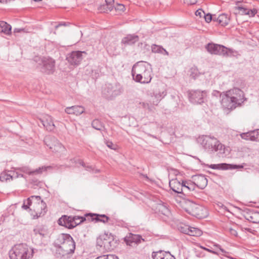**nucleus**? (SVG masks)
<instances>
[{"label": "nucleus", "instance_id": "1", "mask_svg": "<svg viewBox=\"0 0 259 259\" xmlns=\"http://www.w3.org/2000/svg\"><path fill=\"white\" fill-rule=\"evenodd\" d=\"M198 143L204 150L210 154L218 152L219 157L226 156V148L215 137L211 135H201L197 138Z\"/></svg>", "mask_w": 259, "mask_h": 259}, {"label": "nucleus", "instance_id": "2", "mask_svg": "<svg viewBox=\"0 0 259 259\" xmlns=\"http://www.w3.org/2000/svg\"><path fill=\"white\" fill-rule=\"evenodd\" d=\"M133 79L138 82L148 83L152 79V70L150 65L144 62H138L132 70Z\"/></svg>", "mask_w": 259, "mask_h": 259}, {"label": "nucleus", "instance_id": "3", "mask_svg": "<svg viewBox=\"0 0 259 259\" xmlns=\"http://www.w3.org/2000/svg\"><path fill=\"white\" fill-rule=\"evenodd\" d=\"M56 247V252L60 256H65L74 253L75 249V242L68 234L62 233L58 236L54 242Z\"/></svg>", "mask_w": 259, "mask_h": 259}, {"label": "nucleus", "instance_id": "4", "mask_svg": "<svg viewBox=\"0 0 259 259\" xmlns=\"http://www.w3.org/2000/svg\"><path fill=\"white\" fill-rule=\"evenodd\" d=\"M205 48L211 55L222 56L226 57H234L238 55L237 51L228 48L221 45H218L214 43H208Z\"/></svg>", "mask_w": 259, "mask_h": 259}, {"label": "nucleus", "instance_id": "5", "mask_svg": "<svg viewBox=\"0 0 259 259\" xmlns=\"http://www.w3.org/2000/svg\"><path fill=\"white\" fill-rule=\"evenodd\" d=\"M33 250L30 251L26 244L15 245L10 251V259H29L32 256Z\"/></svg>", "mask_w": 259, "mask_h": 259}, {"label": "nucleus", "instance_id": "6", "mask_svg": "<svg viewBox=\"0 0 259 259\" xmlns=\"http://www.w3.org/2000/svg\"><path fill=\"white\" fill-rule=\"evenodd\" d=\"M116 241L111 233H104L97 239V246L102 251H111L115 248Z\"/></svg>", "mask_w": 259, "mask_h": 259}, {"label": "nucleus", "instance_id": "7", "mask_svg": "<svg viewBox=\"0 0 259 259\" xmlns=\"http://www.w3.org/2000/svg\"><path fill=\"white\" fill-rule=\"evenodd\" d=\"M184 208L188 213L199 219L207 216V211L204 207L191 201H186Z\"/></svg>", "mask_w": 259, "mask_h": 259}, {"label": "nucleus", "instance_id": "8", "mask_svg": "<svg viewBox=\"0 0 259 259\" xmlns=\"http://www.w3.org/2000/svg\"><path fill=\"white\" fill-rule=\"evenodd\" d=\"M39 62L37 67L40 71L47 74H52L55 71V61L49 57H43L39 58Z\"/></svg>", "mask_w": 259, "mask_h": 259}, {"label": "nucleus", "instance_id": "9", "mask_svg": "<svg viewBox=\"0 0 259 259\" xmlns=\"http://www.w3.org/2000/svg\"><path fill=\"white\" fill-rule=\"evenodd\" d=\"M122 91L121 85L116 82L114 84H106L103 91V93L107 98L112 99L120 95Z\"/></svg>", "mask_w": 259, "mask_h": 259}, {"label": "nucleus", "instance_id": "10", "mask_svg": "<svg viewBox=\"0 0 259 259\" xmlns=\"http://www.w3.org/2000/svg\"><path fill=\"white\" fill-rule=\"evenodd\" d=\"M206 91L191 90L189 92L190 101L193 104H201L204 102V98L206 96Z\"/></svg>", "mask_w": 259, "mask_h": 259}, {"label": "nucleus", "instance_id": "11", "mask_svg": "<svg viewBox=\"0 0 259 259\" xmlns=\"http://www.w3.org/2000/svg\"><path fill=\"white\" fill-rule=\"evenodd\" d=\"M221 103L224 109L228 110L234 109L238 105L236 102L231 99V96L227 92H223L220 94Z\"/></svg>", "mask_w": 259, "mask_h": 259}, {"label": "nucleus", "instance_id": "12", "mask_svg": "<svg viewBox=\"0 0 259 259\" xmlns=\"http://www.w3.org/2000/svg\"><path fill=\"white\" fill-rule=\"evenodd\" d=\"M124 241L127 245L132 247H135L142 242L145 241V239L140 235L134 234L131 233L127 234L124 238Z\"/></svg>", "mask_w": 259, "mask_h": 259}, {"label": "nucleus", "instance_id": "13", "mask_svg": "<svg viewBox=\"0 0 259 259\" xmlns=\"http://www.w3.org/2000/svg\"><path fill=\"white\" fill-rule=\"evenodd\" d=\"M231 96V99L234 100L238 105H241L245 100L243 92L239 88H234L227 91Z\"/></svg>", "mask_w": 259, "mask_h": 259}, {"label": "nucleus", "instance_id": "14", "mask_svg": "<svg viewBox=\"0 0 259 259\" xmlns=\"http://www.w3.org/2000/svg\"><path fill=\"white\" fill-rule=\"evenodd\" d=\"M82 54H87L85 51H73L68 54L66 59L71 64L77 65L82 60Z\"/></svg>", "mask_w": 259, "mask_h": 259}, {"label": "nucleus", "instance_id": "15", "mask_svg": "<svg viewBox=\"0 0 259 259\" xmlns=\"http://www.w3.org/2000/svg\"><path fill=\"white\" fill-rule=\"evenodd\" d=\"M243 215L246 220L252 223H259V212L253 209H246L244 211Z\"/></svg>", "mask_w": 259, "mask_h": 259}, {"label": "nucleus", "instance_id": "16", "mask_svg": "<svg viewBox=\"0 0 259 259\" xmlns=\"http://www.w3.org/2000/svg\"><path fill=\"white\" fill-rule=\"evenodd\" d=\"M86 217H90L88 218L89 221H94L96 222H102L104 223H107L110 219L105 214H99L97 213H87L85 214Z\"/></svg>", "mask_w": 259, "mask_h": 259}, {"label": "nucleus", "instance_id": "17", "mask_svg": "<svg viewBox=\"0 0 259 259\" xmlns=\"http://www.w3.org/2000/svg\"><path fill=\"white\" fill-rule=\"evenodd\" d=\"M73 216L72 215L68 216L64 215L58 220V223L60 226L71 229L74 228L73 223Z\"/></svg>", "mask_w": 259, "mask_h": 259}, {"label": "nucleus", "instance_id": "18", "mask_svg": "<svg viewBox=\"0 0 259 259\" xmlns=\"http://www.w3.org/2000/svg\"><path fill=\"white\" fill-rule=\"evenodd\" d=\"M51 140L54 141V143L53 147H51V150L53 152H62L65 150V148L64 146L55 137L52 136H48L47 142H49Z\"/></svg>", "mask_w": 259, "mask_h": 259}, {"label": "nucleus", "instance_id": "19", "mask_svg": "<svg viewBox=\"0 0 259 259\" xmlns=\"http://www.w3.org/2000/svg\"><path fill=\"white\" fill-rule=\"evenodd\" d=\"M40 122L48 131L51 132L55 128L52 117L49 115H46L40 119Z\"/></svg>", "mask_w": 259, "mask_h": 259}, {"label": "nucleus", "instance_id": "20", "mask_svg": "<svg viewBox=\"0 0 259 259\" xmlns=\"http://www.w3.org/2000/svg\"><path fill=\"white\" fill-rule=\"evenodd\" d=\"M183 194L185 196L193 195L191 193L194 191L195 185L194 182L190 181H183Z\"/></svg>", "mask_w": 259, "mask_h": 259}, {"label": "nucleus", "instance_id": "21", "mask_svg": "<svg viewBox=\"0 0 259 259\" xmlns=\"http://www.w3.org/2000/svg\"><path fill=\"white\" fill-rule=\"evenodd\" d=\"M152 258L153 259H176L175 256L171 255L169 251L167 252L161 250L153 251L152 253Z\"/></svg>", "mask_w": 259, "mask_h": 259}, {"label": "nucleus", "instance_id": "22", "mask_svg": "<svg viewBox=\"0 0 259 259\" xmlns=\"http://www.w3.org/2000/svg\"><path fill=\"white\" fill-rule=\"evenodd\" d=\"M139 37L138 35L136 34H128L124 37L121 41L122 45L124 47L127 46H132L134 45L136 42L138 41Z\"/></svg>", "mask_w": 259, "mask_h": 259}, {"label": "nucleus", "instance_id": "23", "mask_svg": "<svg viewBox=\"0 0 259 259\" xmlns=\"http://www.w3.org/2000/svg\"><path fill=\"white\" fill-rule=\"evenodd\" d=\"M193 180L195 185L201 189L205 188L207 185V179L202 175L195 176Z\"/></svg>", "mask_w": 259, "mask_h": 259}, {"label": "nucleus", "instance_id": "24", "mask_svg": "<svg viewBox=\"0 0 259 259\" xmlns=\"http://www.w3.org/2000/svg\"><path fill=\"white\" fill-rule=\"evenodd\" d=\"M169 185L174 192L183 194V182L181 183L177 179H172L169 181Z\"/></svg>", "mask_w": 259, "mask_h": 259}, {"label": "nucleus", "instance_id": "25", "mask_svg": "<svg viewBox=\"0 0 259 259\" xmlns=\"http://www.w3.org/2000/svg\"><path fill=\"white\" fill-rule=\"evenodd\" d=\"M84 108L81 106H72L66 107L65 111L68 114H74L79 115L84 112Z\"/></svg>", "mask_w": 259, "mask_h": 259}, {"label": "nucleus", "instance_id": "26", "mask_svg": "<svg viewBox=\"0 0 259 259\" xmlns=\"http://www.w3.org/2000/svg\"><path fill=\"white\" fill-rule=\"evenodd\" d=\"M33 232L35 236H39L41 238L45 237L48 234L47 227L42 225L35 226Z\"/></svg>", "mask_w": 259, "mask_h": 259}, {"label": "nucleus", "instance_id": "27", "mask_svg": "<svg viewBox=\"0 0 259 259\" xmlns=\"http://www.w3.org/2000/svg\"><path fill=\"white\" fill-rule=\"evenodd\" d=\"M166 93L162 91V92L154 91L153 95H151V102L154 105H157L159 101L166 96Z\"/></svg>", "mask_w": 259, "mask_h": 259}, {"label": "nucleus", "instance_id": "28", "mask_svg": "<svg viewBox=\"0 0 259 259\" xmlns=\"http://www.w3.org/2000/svg\"><path fill=\"white\" fill-rule=\"evenodd\" d=\"M230 16L225 13L220 14L217 18V22L221 26H225L227 25L230 22Z\"/></svg>", "mask_w": 259, "mask_h": 259}, {"label": "nucleus", "instance_id": "29", "mask_svg": "<svg viewBox=\"0 0 259 259\" xmlns=\"http://www.w3.org/2000/svg\"><path fill=\"white\" fill-rule=\"evenodd\" d=\"M11 26L5 21H0V32L9 35L11 33Z\"/></svg>", "mask_w": 259, "mask_h": 259}, {"label": "nucleus", "instance_id": "30", "mask_svg": "<svg viewBox=\"0 0 259 259\" xmlns=\"http://www.w3.org/2000/svg\"><path fill=\"white\" fill-rule=\"evenodd\" d=\"M218 169L226 170L238 168H242L243 166L240 165L231 164L225 163L218 164Z\"/></svg>", "mask_w": 259, "mask_h": 259}, {"label": "nucleus", "instance_id": "31", "mask_svg": "<svg viewBox=\"0 0 259 259\" xmlns=\"http://www.w3.org/2000/svg\"><path fill=\"white\" fill-rule=\"evenodd\" d=\"M88 218H90V217H86L85 215L83 217H80L78 215L73 216V220H73V223L74 226V227L81 224L84 221L88 220Z\"/></svg>", "mask_w": 259, "mask_h": 259}, {"label": "nucleus", "instance_id": "32", "mask_svg": "<svg viewBox=\"0 0 259 259\" xmlns=\"http://www.w3.org/2000/svg\"><path fill=\"white\" fill-rule=\"evenodd\" d=\"M156 209L159 213L164 215H167L169 212V210L168 208L163 204H158L156 207Z\"/></svg>", "mask_w": 259, "mask_h": 259}, {"label": "nucleus", "instance_id": "33", "mask_svg": "<svg viewBox=\"0 0 259 259\" xmlns=\"http://www.w3.org/2000/svg\"><path fill=\"white\" fill-rule=\"evenodd\" d=\"M201 234H202V231L200 229H199L197 228L192 227L190 226L189 231V234H188L189 235L197 237V236H201Z\"/></svg>", "mask_w": 259, "mask_h": 259}, {"label": "nucleus", "instance_id": "34", "mask_svg": "<svg viewBox=\"0 0 259 259\" xmlns=\"http://www.w3.org/2000/svg\"><path fill=\"white\" fill-rule=\"evenodd\" d=\"M92 127L98 131H102L104 127L103 124L98 119H94L92 122Z\"/></svg>", "mask_w": 259, "mask_h": 259}, {"label": "nucleus", "instance_id": "35", "mask_svg": "<svg viewBox=\"0 0 259 259\" xmlns=\"http://www.w3.org/2000/svg\"><path fill=\"white\" fill-rule=\"evenodd\" d=\"M52 168V166H42L41 167H39L38 168L34 170H32V175H37L41 174L43 171H46L48 169H50Z\"/></svg>", "mask_w": 259, "mask_h": 259}, {"label": "nucleus", "instance_id": "36", "mask_svg": "<svg viewBox=\"0 0 259 259\" xmlns=\"http://www.w3.org/2000/svg\"><path fill=\"white\" fill-rule=\"evenodd\" d=\"M12 180L11 174H8L6 171L1 173L0 176V180L2 182H7L8 180Z\"/></svg>", "mask_w": 259, "mask_h": 259}, {"label": "nucleus", "instance_id": "37", "mask_svg": "<svg viewBox=\"0 0 259 259\" xmlns=\"http://www.w3.org/2000/svg\"><path fill=\"white\" fill-rule=\"evenodd\" d=\"M113 9L112 8H109L106 4L100 5L98 7V10L101 13H108L109 12H111Z\"/></svg>", "mask_w": 259, "mask_h": 259}, {"label": "nucleus", "instance_id": "38", "mask_svg": "<svg viewBox=\"0 0 259 259\" xmlns=\"http://www.w3.org/2000/svg\"><path fill=\"white\" fill-rule=\"evenodd\" d=\"M151 50L153 53H162V50L163 48L162 46H157L156 45L153 44L151 46Z\"/></svg>", "mask_w": 259, "mask_h": 259}, {"label": "nucleus", "instance_id": "39", "mask_svg": "<svg viewBox=\"0 0 259 259\" xmlns=\"http://www.w3.org/2000/svg\"><path fill=\"white\" fill-rule=\"evenodd\" d=\"M250 132L251 141H254L259 140V129L251 131Z\"/></svg>", "mask_w": 259, "mask_h": 259}, {"label": "nucleus", "instance_id": "40", "mask_svg": "<svg viewBox=\"0 0 259 259\" xmlns=\"http://www.w3.org/2000/svg\"><path fill=\"white\" fill-rule=\"evenodd\" d=\"M189 228V226L183 225L179 227V229L181 232L188 235Z\"/></svg>", "mask_w": 259, "mask_h": 259}, {"label": "nucleus", "instance_id": "41", "mask_svg": "<svg viewBox=\"0 0 259 259\" xmlns=\"http://www.w3.org/2000/svg\"><path fill=\"white\" fill-rule=\"evenodd\" d=\"M95 259H119L117 256L112 255H103L96 257Z\"/></svg>", "mask_w": 259, "mask_h": 259}, {"label": "nucleus", "instance_id": "42", "mask_svg": "<svg viewBox=\"0 0 259 259\" xmlns=\"http://www.w3.org/2000/svg\"><path fill=\"white\" fill-rule=\"evenodd\" d=\"M17 169L19 170L21 172H23L24 173L27 174L29 175H32V170H31L27 166H24V167L18 168H17Z\"/></svg>", "mask_w": 259, "mask_h": 259}, {"label": "nucleus", "instance_id": "43", "mask_svg": "<svg viewBox=\"0 0 259 259\" xmlns=\"http://www.w3.org/2000/svg\"><path fill=\"white\" fill-rule=\"evenodd\" d=\"M114 8L116 11L124 12L125 10L124 5L121 4L117 3Z\"/></svg>", "mask_w": 259, "mask_h": 259}, {"label": "nucleus", "instance_id": "44", "mask_svg": "<svg viewBox=\"0 0 259 259\" xmlns=\"http://www.w3.org/2000/svg\"><path fill=\"white\" fill-rule=\"evenodd\" d=\"M40 205H41V212H38V213H39V217L41 216V215H44L45 213L46 212V207H47V205H46V203L43 201V200H41V203H40Z\"/></svg>", "mask_w": 259, "mask_h": 259}, {"label": "nucleus", "instance_id": "45", "mask_svg": "<svg viewBox=\"0 0 259 259\" xmlns=\"http://www.w3.org/2000/svg\"><path fill=\"white\" fill-rule=\"evenodd\" d=\"M240 136L243 139L246 140H249L251 141L250 131L247 132V133H242L241 134H240Z\"/></svg>", "mask_w": 259, "mask_h": 259}, {"label": "nucleus", "instance_id": "46", "mask_svg": "<svg viewBox=\"0 0 259 259\" xmlns=\"http://www.w3.org/2000/svg\"><path fill=\"white\" fill-rule=\"evenodd\" d=\"M32 203L30 198H28L26 201H25L22 205V208L25 210H27L29 208V206L31 205Z\"/></svg>", "mask_w": 259, "mask_h": 259}, {"label": "nucleus", "instance_id": "47", "mask_svg": "<svg viewBox=\"0 0 259 259\" xmlns=\"http://www.w3.org/2000/svg\"><path fill=\"white\" fill-rule=\"evenodd\" d=\"M106 145L111 149L116 150L117 149V146L116 144H113L111 141H106Z\"/></svg>", "mask_w": 259, "mask_h": 259}, {"label": "nucleus", "instance_id": "48", "mask_svg": "<svg viewBox=\"0 0 259 259\" xmlns=\"http://www.w3.org/2000/svg\"><path fill=\"white\" fill-rule=\"evenodd\" d=\"M237 9L239 11V12L241 13V14L247 15V13L248 12V9L245 8L242 6H238L237 7Z\"/></svg>", "mask_w": 259, "mask_h": 259}, {"label": "nucleus", "instance_id": "49", "mask_svg": "<svg viewBox=\"0 0 259 259\" xmlns=\"http://www.w3.org/2000/svg\"><path fill=\"white\" fill-rule=\"evenodd\" d=\"M204 17L205 21L207 23L210 22L212 20V19H213L212 16L209 13H208L207 14H205L204 15Z\"/></svg>", "mask_w": 259, "mask_h": 259}, {"label": "nucleus", "instance_id": "50", "mask_svg": "<svg viewBox=\"0 0 259 259\" xmlns=\"http://www.w3.org/2000/svg\"><path fill=\"white\" fill-rule=\"evenodd\" d=\"M257 12V11L256 9H253L252 10H248L247 13V15H249L250 17H253Z\"/></svg>", "mask_w": 259, "mask_h": 259}, {"label": "nucleus", "instance_id": "51", "mask_svg": "<svg viewBox=\"0 0 259 259\" xmlns=\"http://www.w3.org/2000/svg\"><path fill=\"white\" fill-rule=\"evenodd\" d=\"M106 4L109 8L113 9L114 7V0H105Z\"/></svg>", "mask_w": 259, "mask_h": 259}, {"label": "nucleus", "instance_id": "52", "mask_svg": "<svg viewBox=\"0 0 259 259\" xmlns=\"http://www.w3.org/2000/svg\"><path fill=\"white\" fill-rule=\"evenodd\" d=\"M190 76L193 78L195 79L196 77L198 76V70L197 69L192 68Z\"/></svg>", "mask_w": 259, "mask_h": 259}, {"label": "nucleus", "instance_id": "53", "mask_svg": "<svg viewBox=\"0 0 259 259\" xmlns=\"http://www.w3.org/2000/svg\"><path fill=\"white\" fill-rule=\"evenodd\" d=\"M138 47L141 49H144L148 50L150 48V46L146 43L140 42L138 44Z\"/></svg>", "mask_w": 259, "mask_h": 259}, {"label": "nucleus", "instance_id": "54", "mask_svg": "<svg viewBox=\"0 0 259 259\" xmlns=\"http://www.w3.org/2000/svg\"><path fill=\"white\" fill-rule=\"evenodd\" d=\"M47 137H46L45 139H44V142L45 143L46 145L49 147V148L51 149V147H53V144H54V141H50L49 142H47Z\"/></svg>", "mask_w": 259, "mask_h": 259}, {"label": "nucleus", "instance_id": "55", "mask_svg": "<svg viewBox=\"0 0 259 259\" xmlns=\"http://www.w3.org/2000/svg\"><path fill=\"white\" fill-rule=\"evenodd\" d=\"M204 12L201 9H198L195 12V15L196 16H199L200 17H204Z\"/></svg>", "mask_w": 259, "mask_h": 259}, {"label": "nucleus", "instance_id": "56", "mask_svg": "<svg viewBox=\"0 0 259 259\" xmlns=\"http://www.w3.org/2000/svg\"><path fill=\"white\" fill-rule=\"evenodd\" d=\"M184 3L188 5H194L197 2V0H184Z\"/></svg>", "mask_w": 259, "mask_h": 259}, {"label": "nucleus", "instance_id": "57", "mask_svg": "<svg viewBox=\"0 0 259 259\" xmlns=\"http://www.w3.org/2000/svg\"><path fill=\"white\" fill-rule=\"evenodd\" d=\"M200 247L201 248H202V249H204V250H206V251H207L208 252H211V253H212L213 254H217V255L218 254V253L217 251L212 250H211L210 249H208V248H206L205 247H203L202 246H200Z\"/></svg>", "mask_w": 259, "mask_h": 259}, {"label": "nucleus", "instance_id": "58", "mask_svg": "<svg viewBox=\"0 0 259 259\" xmlns=\"http://www.w3.org/2000/svg\"><path fill=\"white\" fill-rule=\"evenodd\" d=\"M140 104L144 108L147 109L149 110H151L150 105L148 103L142 102V103H140Z\"/></svg>", "mask_w": 259, "mask_h": 259}, {"label": "nucleus", "instance_id": "59", "mask_svg": "<svg viewBox=\"0 0 259 259\" xmlns=\"http://www.w3.org/2000/svg\"><path fill=\"white\" fill-rule=\"evenodd\" d=\"M229 232L230 233H231V235L234 236H237V232L236 230L233 229V228H230L229 229Z\"/></svg>", "mask_w": 259, "mask_h": 259}, {"label": "nucleus", "instance_id": "60", "mask_svg": "<svg viewBox=\"0 0 259 259\" xmlns=\"http://www.w3.org/2000/svg\"><path fill=\"white\" fill-rule=\"evenodd\" d=\"M218 205L219 207H221L223 209L226 210V211H229L226 206H225L223 204H222V203H219V204H218Z\"/></svg>", "mask_w": 259, "mask_h": 259}, {"label": "nucleus", "instance_id": "61", "mask_svg": "<svg viewBox=\"0 0 259 259\" xmlns=\"http://www.w3.org/2000/svg\"><path fill=\"white\" fill-rule=\"evenodd\" d=\"M209 167L212 168V169H218V164H210V165H209Z\"/></svg>", "mask_w": 259, "mask_h": 259}, {"label": "nucleus", "instance_id": "62", "mask_svg": "<svg viewBox=\"0 0 259 259\" xmlns=\"http://www.w3.org/2000/svg\"><path fill=\"white\" fill-rule=\"evenodd\" d=\"M66 25H66V23H65V22L60 23L59 24H58V25L55 26V28L57 29V28H58L59 27H60L61 26H66Z\"/></svg>", "mask_w": 259, "mask_h": 259}, {"label": "nucleus", "instance_id": "63", "mask_svg": "<svg viewBox=\"0 0 259 259\" xmlns=\"http://www.w3.org/2000/svg\"><path fill=\"white\" fill-rule=\"evenodd\" d=\"M23 31V29H22V28H16L14 29V32L15 33H18V32H20L21 31Z\"/></svg>", "mask_w": 259, "mask_h": 259}, {"label": "nucleus", "instance_id": "64", "mask_svg": "<svg viewBox=\"0 0 259 259\" xmlns=\"http://www.w3.org/2000/svg\"><path fill=\"white\" fill-rule=\"evenodd\" d=\"M214 246H216V247H218V248H219L220 250L222 252H226V251H225L224 249L222 248L221 247V246H220V245H219V244H215V245H214Z\"/></svg>", "mask_w": 259, "mask_h": 259}]
</instances>
